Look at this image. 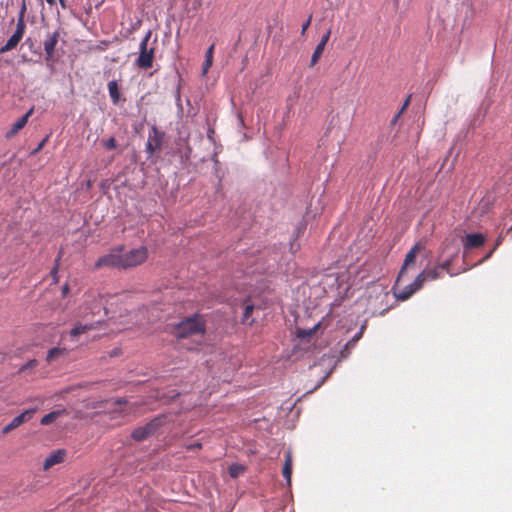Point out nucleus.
Masks as SVG:
<instances>
[{
	"label": "nucleus",
	"mask_w": 512,
	"mask_h": 512,
	"mask_svg": "<svg viewBox=\"0 0 512 512\" xmlns=\"http://www.w3.org/2000/svg\"><path fill=\"white\" fill-rule=\"evenodd\" d=\"M59 1H60L61 6H62L63 8H65V7H66V5H65V1H64V0H59Z\"/></svg>",
	"instance_id": "79ce46f5"
},
{
	"label": "nucleus",
	"mask_w": 512,
	"mask_h": 512,
	"mask_svg": "<svg viewBox=\"0 0 512 512\" xmlns=\"http://www.w3.org/2000/svg\"><path fill=\"white\" fill-rule=\"evenodd\" d=\"M311 20H312V15H310L308 17V19L303 23L302 25V29H301V34L304 35L306 30L308 29V27L310 26L311 24Z\"/></svg>",
	"instance_id": "c756f323"
},
{
	"label": "nucleus",
	"mask_w": 512,
	"mask_h": 512,
	"mask_svg": "<svg viewBox=\"0 0 512 512\" xmlns=\"http://www.w3.org/2000/svg\"><path fill=\"white\" fill-rule=\"evenodd\" d=\"M164 134L160 132L156 127H152L148 135V141L146 143V151L153 155L156 151H159L162 146Z\"/></svg>",
	"instance_id": "6e6552de"
},
{
	"label": "nucleus",
	"mask_w": 512,
	"mask_h": 512,
	"mask_svg": "<svg viewBox=\"0 0 512 512\" xmlns=\"http://www.w3.org/2000/svg\"><path fill=\"white\" fill-rule=\"evenodd\" d=\"M119 354V351L118 350H114L111 354V356H115V355H118Z\"/></svg>",
	"instance_id": "37998d69"
},
{
	"label": "nucleus",
	"mask_w": 512,
	"mask_h": 512,
	"mask_svg": "<svg viewBox=\"0 0 512 512\" xmlns=\"http://www.w3.org/2000/svg\"><path fill=\"white\" fill-rule=\"evenodd\" d=\"M126 404H127V401L122 398H119L115 401V405H117L119 407V409L121 408L122 405H126Z\"/></svg>",
	"instance_id": "f704fd0d"
},
{
	"label": "nucleus",
	"mask_w": 512,
	"mask_h": 512,
	"mask_svg": "<svg viewBox=\"0 0 512 512\" xmlns=\"http://www.w3.org/2000/svg\"><path fill=\"white\" fill-rule=\"evenodd\" d=\"M60 258L61 256L59 255L58 258L56 259V266L53 268L52 270V274L55 276L56 273H57V268H58V262L60 261Z\"/></svg>",
	"instance_id": "c9c22d12"
},
{
	"label": "nucleus",
	"mask_w": 512,
	"mask_h": 512,
	"mask_svg": "<svg viewBox=\"0 0 512 512\" xmlns=\"http://www.w3.org/2000/svg\"><path fill=\"white\" fill-rule=\"evenodd\" d=\"M485 241L486 238L482 233L467 234L463 238V247L465 250L479 248L484 245Z\"/></svg>",
	"instance_id": "9d476101"
},
{
	"label": "nucleus",
	"mask_w": 512,
	"mask_h": 512,
	"mask_svg": "<svg viewBox=\"0 0 512 512\" xmlns=\"http://www.w3.org/2000/svg\"><path fill=\"white\" fill-rule=\"evenodd\" d=\"M324 50H325V46L318 43L313 54H312L310 65H309L310 67H314L318 63Z\"/></svg>",
	"instance_id": "5701e85b"
},
{
	"label": "nucleus",
	"mask_w": 512,
	"mask_h": 512,
	"mask_svg": "<svg viewBox=\"0 0 512 512\" xmlns=\"http://www.w3.org/2000/svg\"><path fill=\"white\" fill-rule=\"evenodd\" d=\"M282 475L286 479L287 484H291V476H292V455L290 452L285 454V461L282 469Z\"/></svg>",
	"instance_id": "f3484780"
},
{
	"label": "nucleus",
	"mask_w": 512,
	"mask_h": 512,
	"mask_svg": "<svg viewBox=\"0 0 512 512\" xmlns=\"http://www.w3.org/2000/svg\"><path fill=\"white\" fill-rule=\"evenodd\" d=\"M66 451L59 449L54 452H52L44 461L43 463V469L49 470L54 465L62 463L65 459Z\"/></svg>",
	"instance_id": "9b49d317"
},
{
	"label": "nucleus",
	"mask_w": 512,
	"mask_h": 512,
	"mask_svg": "<svg viewBox=\"0 0 512 512\" xmlns=\"http://www.w3.org/2000/svg\"><path fill=\"white\" fill-rule=\"evenodd\" d=\"M103 146L107 149V150H113L117 147V142H116V139L114 137H110L109 139L103 141Z\"/></svg>",
	"instance_id": "bb28decb"
},
{
	"label": "nucleus",
	"mask_w": 512,
	"mask_h": 512,
	"mask_svg": "<svg viewBox=\"0 0 512 512\" xmlns=\"http://www.w3.org/2000/svg\"><path fill=\"white\" fill-rule=\"evenodd\" d=\"M97 328L95 323L82 324L80 322L76 323L75 326L70 331V336L72 338H77L78 336L85 334L91 330Z\"/></svg>",
	"instance_id": "dca6fc26"
},
{
	"label": "nucleus",
	"mask_w": 512,
	"mask_h": 512,
	"mask_svg": "<svg viewBox=\"0 0 512 512\" xmlns=\"http://www.w3.org/2000/svg\"><path fill=\"white\" fill-rule=\"evenodd\" d=\"M314 330H309L308 332H306L307 335H311L313 333Z\"/></svg>",
	"instance_id": "a18cd8bd"
},
{
	"label": "nucleus",
	"mask_w": 512,
	"mask_h": 512,
	"mask_svg": "<svg viewBox=\"0 0 512 512\" xmlns=\"http://www.w3.org/2000/svg\"><path fill=\"white\" fill-rule=\"evenodd\" d=\"M364 329H365V327H364V326H362V327H361V329H360V331H359V332H357V333L352 337V342H358V341H359V339H360V338L362 337V335H363V331H364Z\"/></svg>",
	"instance_id": "2f4dec72"
},
{
	"label": "nucleus",
	"mask_w": 512,
	"mask_h": 512,
	"mask_svg": "<svg viewBox=\"0 0 512 512\" xmlns=\"http://www.w3.org/2000/svg\"><path fill=\"white\" fill-rule=\"evenodd\" d=\"M411 97H412V96H411V95H409V96L406 98V100L404 101V103H403V105H402V107H401V109H400V113H403V112L407 109V107H408V106H409V104H410Z\"/></svg>",
	"instance_id": "473e14b6"
},
{
	"label": "nucleus",
	"mask_w": 512,
	"mask_h": 512,
	"mask_svg": "<svg viewBox=\"0 0 512 512\" xmlns=\"http://www.w3.org/2000/svg\"><path fill=\"white\" fill-rule=\"evenodd\" d=\"M151 37V31L149 30L145 37L142 39L140 43V53L139 57L136 60V64L139 68L149 69L153 65L154 60V48H148V42Z\"/></svg>",
	"instance_id": "20e7f679"
},
{
	"label": "nucleus",
	"mask_w": 512,
	"mask_h": 512,
	"mask_svg": "<svg viewBox=\"0 0 512 512\" xmlns=\"http://www.w3.org/2000/svg\"><path fill=\"white\" fill-rule=\"evenodd\" d=\"M69 291L68 285H65L62 289L63 294H66Z\"/></svg>",
	"instance_id": "58836bf2"
},
{
	"label": "nucleus",
	"mask_w": 512,
	"mask_h": 512,
	"mask_svg": "<svg viewBox=\"0 0 512 512\" xmlns=\"http://www.w3.org/2000/svg\"><path fill=\"white\" fill-rule=\"evenodd\" d=\"M452 262H453V258H449V259L445 260L444 262L438 264L437 266L439 267V269L441 271H446L448 274L453 276L454 273L451 271Z\"/></svg>",
	"instance_id": "a878e982"
},
{
	"label": "nucleus",
	"mask_w": 512,
	"mask_h": 512,
	"mask_svg": "<svg viewBox=\"0 0 512 512\" xmlns=\"http://www.w3.org/2000/svg\"><path fill=\"white\" fill-rule=\"evenodd\" d=\"M201 446H202V445H201L200 443H195V444H193V445H190V446L188 447V449H192V448L200 449V448H201Z\"/></svg>",
	"instance_id": "4c0bfd02"
},
{
	"label": "nucleus",
	"mask_w": 512,
	"mask_h": 512,
	"mask_svg": "<svg viewBox=\"0 0 512 512\" xmlns=\"http://www.w3.org/2000/svg\"><path fill=\"white\" fill-rule=\"evenodd\" d=\"M35 412H36V409L25 410L24 412H22L21 414L16 416L9 424H7L3 428L2 433L3 434H8L11 431H13L14 429L18 428L23 423H25V422L29 421L30 419H32V417L35 414Z\"/></svg>",
	"instance_id": "1a4fd4ad"
},
{
	"label": "nucleus",
	"mask_w": 512,
	"mask_h": 512,
	"mask_svg": "<svg viewBox=\"0 0 512 512\" xmlns=\"http://www.w3.org/2000/svg\"><path fill=\"white\" fill-rule=\"evenodd\" d=\"M418 278L421 279V284L423 285L427 280H436L442 277L441 270L436 265L431 269H425L420 274L417 275Z\"/></svg>",
	"instance_id": "2eb2a0df"
},
{
	"label": "nucleus",
	"mask_w": 512,
	"mask_h": 512,
	"mask_svg": "<svg viewBox=\"0 0 512 512\" xmlns=\"http://www.w3.org/2000/svg\"><path fill=\"white\" fill-rule=\"evenodd\" d=\"M206 332V321L200 314L184 318L172 328V334L178 340L193 336L203 337Z\"/></svg>",
	"instance_id": "f257e3e1"
},
{
	"label": "nucleus",
	"mask_w": 512,
	"mask_h": 512,
	"mask_svg": "<svg viewBox=\"0 0 512 512\" xmlns=\"http://www.w3.org/2000/svg\"><path fill=\"white\" fill-rule=\"evenodd\" d=\"M46 139L42 140L39 145L33 150V154L38 153L45 145Z\"/></svg>",
	"instance_id": "72a5a7b5"
},
{
	"label": "nucleus",
	"mask_w": 512,
	"mask_h": 512,
	"mask_svg": "<svg viewBox=\"0 0 512 512\" xmlns=\"http://www.w3.org/2000/svg\"><path fill=\"white\" fill-rule=\"evenodd\" d=\"M37 365V361L35 359L33 360H30L28 363H26L25 365H23L21 368H20V372L28 369V368H32V367H35Z\"/></svg>",
	"instance_id": "c85d7f7f"
},
{
	"label": "nucleus",
	"mask_w": 512,
	"mask_h": 512,
	"mask_svg": "<svg viewBox=\"0 0 512 512\" xmlns=\"http://www.w3.org/2000/svg\"><path fill=\"white\" fill-rule=\"evenodd\" d=\"M109 96L114 104H117L120 100V92L118 83L116 80H112L108 83Z\"/></svg>",
	"instance_id": "412c9836"
},
{
	"label": "nucleus",
	"mask_w": 512,
	"mask_h": 512,
	"mask_svg": "<svg viewBox=\"0 0 512 512\" xmlns=\"http://www.w3.org/2000/svg\"><path fill=\"white\" fill-rule=\"evenodd\" d=\"M61 413H62L61 411H52V412L44 415L41 418L40 423L42 425H49L52 422H54L61 415Z\"/></svg>",
	"instance_id": "b1692460"
},
{
	"label": "nucleus",
	"mask_w": 512,
	"mask_h": 512,
	"mask_svg": "<svg viewBox=\"0 0 512 512\" xmlns=\"http://www.w3.org/2000/svg\"><path fill=\"white\" fill-rule=\"evenodd\" d=\"M254 309H255V306L250 301L244 302V311H243V315L241 318V322L243 324L252 325L254 323V319H250Z\"/></svg>",
	"instance_id": "a211bd4d"
},
{
	"label": "nucleus",
	"mask_w": 512,
	"mask_h": 512,
	"mask_svg": "<svg viewBox=\"0 0 512 512\" xmlns=\"http://www.w3.org/2000/svg\"><path fill=\"white\" fill-rule=\"evenodd\" d=\"M244 471H245V468L241 464L235 463V464H232L229 466V475L232 478H237L238 476L243 474Z\"/></svg>",
	"instance_id": "393cba45"
},
{
	"label": "nucleus",
	"mask_w": 512,
	"mask_h": 512,
	"mask_svg": "<svg viewBox=\"0 0 512 512\" xmlns=\"http://www.w3.org/2000/svg\"><path fill=\"white\" fill-rule=\"evenodd\" d=\"M163 424L162 417H156L144 426L133 430L131 436L135 441H143L153 435Z\"/></svg>",
	"instance_id": "423d86ee"
},
{
	"label": "nucleus",
	"mask_w": 512,
	"mask_h": 512,
	"mask_svg": "<svg viewBox=\"0 0 512 512\" xmlns=\"http://www.w3.org/2000/svg\"><path fill=\"white\" fill-rule=\"evenodd\" d=\"M422 249H424V245L418 242L408 251L396 280V288L403 284L407 276V270L415 267L417 254Z\"/></svg>",
	"instance_id": "39448f33"
},
{
	"label": "nucleus",
	"mask_w": 512,
	"mask_h": 512,
	"mask_svg": "<svg viewBox=\"0 0 512 512\" xmlns=\"http://www.w3.org/2000/svg\"><path fill=\"white\" fill-rule=\"evenodd\" d=\"M213 133H214V131H213V130H209L208 137H209V138H211Z\"/></svg>",
	"instance_id": "c03bdc74"
},
{
	"label": "nucleus",
	"mask_w": 512,
	"mask_h": 512,
	"mask_svg": "<svg viewBox=\"0 0 512 512\" xmlns=\"http://www.w3.org/2000/svg\"><path fill=\"white\" fill-rule=\"evenodd\" d=\"M22 38L23 37L19 36L18 34L13 33L6 44L0 48V53L3 54L16 48Z\"/></svg>",
	"instance_id": "6ab92c4d"
},
{
	"label": "nucleus",
	"mask_w": 512,
	"mask_h": 512,
	"mask_svg": "<svg viewBox=\"0 0 512 512\" xmlns=\"http://www.w3.org/2000/svg\"><path fill=\"white\" fill-rule=\"evenodd\" d=\"M59 32L55 31L48 36V38L44 41V51L46 53L47 59L51 58L54 54L55 47L59 40Z\"/></svg>",
	"instance_id": "ddd939ff"
},
{
	"label": "nucleus",
	"mask_w": 512,
	"mask_h": 512,
	"mask_svg": "<svg viewBox=\"0 0 512 512\" xmlns=\"http://www.w3.org/2000/svg\"><path fill=\"white\" fill-rule=\"evenodd\" d=\"M26 10H27L26 1L22 0L21 8H20L18 18H17L16 30L14 32L15 34H18L21 37L24 36L25 29H26V25H25Z\"/></svg>",
	"instance_id": "4468645a"
},
{
	"label": "nucleus",
	"mask_w": 512,
	"mask_h": 512,
	"mask_svg": "<svg viewBox=\"0 0 512 512\" xmlns=\"http://www.w3.org/2000/svg\"><path fill=\"white\" fill-rule=\"evenodd\" d=\"M148 258V250L141 246L128 252H122L123 269H130L143 264Z\"/></svg>",
	"instance_id": "7ed1b4c3"
},
{
	"label": "nucleus",
	"mask_w": 512,
	"mask_h": 512,
	"mask_svg": "<svg viewBox=\"0 0 512 512\" xmlns=\"http://www.w3.org/2000/svg\"><path fill=\"white\" fill-rule=\"evenodd\" d=\"M66 355H68V350L66 348L54 347L48 351L46 360L48 363H51L60 356Z\"/></svg>",
	"instance_id": "aec40b11"
},
{
	"label": "nucleus",
	"mask_w": 512,
	"mask_h": 512,
	"mask_svg": "<svg viewBox=\"0 0 512 512\" xmlns=\"http://www.w3.org/2000/svg\"><path fill=\"white\" fill-rule=\"evenodd\" d=\"M357 342H352V338L346 343L344 350L341 352L344 354V352L347 351L349 353V350L353 348L356 345Z\"/></svg>",
	"instance_id": "7c9ffc66"
},
{
	"label": "nucleus",
	"mask_w": 512,
	"mask_h": 512,
	"mask_svg": "<svg viewBox=\"0 0 512 512\" xmlns=\"http://www.w3.org/2000/svg\"><path fill=\"white\" fill-rule=\"evenodd\" d=\"M124 251V246L119 245L112 248L109 253L99 257L94 264V270H99L102 268H117L123 269L122 264V252Z\"/></svg>",
	"instance_id": "f03ea898"
},
{
	"label": "nucleus",
	"mask_w": 512,
	"mask_h": 512,
	"mask_svg": "<svg viewBox=\"0 0 512 512\" xmlns=\"http://www.w3.org/2000/svg\"><path fill=\"white\" fill-rule=\"evenodd\" d=\"M493 252H494V249H492V250H491V251L486 255V257L484 258V260L488 259V258L492 255V253H493Z\"/></svg>",
	"instance_id": "ea45409f"
},
{
	"label": "nucleus",
	"mask_w": 512,
	"mask_h": 512,
	"mask_svg": "<svg viewBox=\"0 0 512 512\" xmlns=\"http://www.w3.org/2000/svg\"><path fill=\"white\" fill-rule=\"evenodd\" d=\"M421 279L416 277L415 280L402 287V284L396 288V284L394 285V295L398 300L405 301L409 299L416 291L422 288Z\"/></svg>",
	"instance_id": "0eeeda50"
},
{
	"label": "nucleus",
	"mask_w": 512,
	"mask_h": 512,
	"mask_svg": "<svg viewBox=\"0 0 512 512\" xmlns=\"http://www.w3.org/2000/svg\"><path fill=\"white\" fill-rule=\"evenodd\" d=\"M330 36H331V29H328V30L326 31V33L322 36V38H321V40H320L319 44H321V45H323V46H325V47H326V45H327V43H328V41H329V39H330Z\"/></svg>",
	"instance_id": "cd10ccee"
},
{
	"label": "nucleus",
	"mask_w": 512,
	"mask_h": 512,
	"mask_svg": "<svg viewBox=\"0 0 512 512\" xmlns=\"http://www.w3.org/2000/svg\"><path fill=\"white\" fill-rule=\"evenodd\" d=\"M402 113H400V111L395 115V117L393 118L392 120V124H395L397 122V120L399 119V117L401 116Z\"/></svg>",
	"instance_id": "e433bc0d"
},
{
	"label": "nucleus",
	"mask_w": 512,
	"mask_h": 512,
	"mask_svg": "<svg viewBox=\"0 0 512 512\" xmlns=\"http://www.w3.org/2000/svg\"><path fill=\"white\" fill-rule=\"evenodd\" d=\"M48 4L50 5H54L55 4V0H46Z\"/></svg>",
	"instance_id": "a19ab883"
},
{
	"label": "nucleus",
	"mask_w": 512,
	"mask_h": 512,
	"mask_svg": "<svg viewBox=\"0 0 512 512\" xmlns=\"http://www.w3.org/2000/svg\"><path fill=\"white\" fill-rule=\"evenodd\" d=\"M291 250H294V243L291 244Z\"/></svg>",
	"instance_id": "49530a36"
},
{
	"label": "nucleus",
	"mask_w": 512,
	"mask_h": 512,
	"mask_svg": "<svg viewBox=\"0 0 512 512\" xmlns=\"http://www.w3.org/2000/svg\"><path fill=\"white\" fill-rule=\"evenodd\" d=\"M33 113V109H30L27 113H25L22 117H20L11 127V129L6 133L7 138L14 137L28 122L29 117Z\"/></svg>",
	"instance_id": "f8f14e48"
},
{
	"label": "nucleus",
	"mask_w": 512,
	"mask_h": 512,
	"mask_svg": "<svg viewBox=\"0 0 512 512\" xmlns=\"http://www.w3.org/2000/svg\"><path fill=\"white\" fill-rule=\"evenodd\" d=\"M215 45L212 44L205 53V61L203 63V74H206L209 70V68L212 66L213 63V52H214Z\"/></svg>",
	"instance_id": "4be33fe9"
}]
</instances>
